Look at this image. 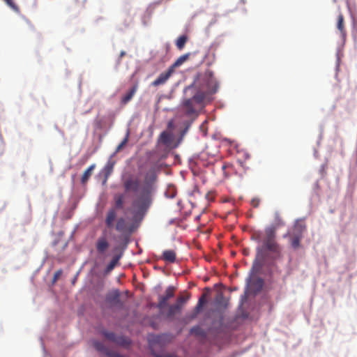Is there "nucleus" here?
Returning <instances> with one entry per match:
<instances>
[{
	"label": "nucleus",
	"mask_w": 357,
	"mask_h": 357,
	"mask_svg": "<svg viewBox=\"0 0 357 357\" xmlns=\"http://www.w3.org/2000/svg\"><path fill=\"white\" fill-rule=\"evenodd\" d=\"M275 226L266 227L264 235L261 237V233H255L253 238L262 244L256 249V257L252 263L251 272L252 274L259 273L262 267L268 263H273L282 257V248L276 240L277 227L284 225L279 212L274 214Z\"/></svg>",
	"instance_id": "obj_1"
},
{
	"label": "nucleus",
	"mask_w": 357,
	"mask_h": 357,
	"mask_svg": "<svg viewBox=\"0 0 357 357\" xmlns=\"http://www.w3.org/2000/svg\"><path fill=\"white\" fill-rule=\"evenodd\" d=\"M218 89L219 84L213 71L206 70L204 73H198L193 82L185 89L191 96V98L185 99L183 102L185 114L188 116L195 114V103L204 105L211 102V96L217 93Z\"/></svg>",
	"instance_id": "obj_2"
},
{
	"label": "nucleus",
	"mask_w": 357,
	"mask_h": 357,
	"mask_svg": "<svg viewBox=\"0 0 357 357\" xmlns=\"http://www.w3.org/2000/svg\"><path fill=\"white\" fill-rule=\"evenodd\" d=\"M156 181L157 175L154 172H149L146 174L141 188H139V181L137 178L130 176L123 179V186L126 192L139 191V193L132 203L135 218L142 219L147 213L152 204V196L155 188V183Z\"/></svg>",
	"instance_id": "obj_3"
},
{
	"label": "nucleus",
	"mask_w": 357,
	"mask_h": 357,
	"mask_svg": "<svg viewBox=\"0 0 357 357\" xmlns=\"http://www.w3.org/2000/svg\"><path fill=\"white\" fill-rule=\"evenodd\" d=\"M307 230L304 220H296L289 231L284 235V238L289 236V243L294 250H298L301 247V242Z\"/></svg>",
	"instance_id": "obj_4"
},
{
	"label": "nucleus",
	"mask_w": 357,
	"mask_h": 357,
	"mask_svg": "<svg viewBox=\"0 0 357 357\" xmlns=\"http://www.w3.org/2000/svg\"><path fill=\"white\" fill-rule=\"evenodd\" d=\"M175 287L173 286L168 287L165 290V294L163 296H160L157 307L160 310L164 309L167 306V301L169 299L174 296Z\"/></svg>",
	"instance_id": "obj_5"
},
{
	"label": "nucleus",
	"mask_w": 357,
	"mask_h": 357,
	"mask_svg": "<svg viewBox=\"0 0 357 357\" xmlns=\"http://www.w3.org/2000/svg\"><path fill=\"white\" fill-rule=\"evenodd\" d=\"M104 336L109 340L121 346H128L130 343L129 339L123 336H116L113 332L104 331Z\"/></svg>",
	"instance_id": "obj_6"
},
{
	"label": "nucleus",
	"mask_w": 357,
	"mask_h": 357,
	"mask_svg": "<svg viewBox=\"0 0 357 357\" xmlns=\"http://www.w3.org/2000/svg\"><path fill=\"white\" fill-rule=\"evenodd\" d=\"M188 298H185L183 296H179L177 298L176 303L174 305H172L169 307V310L167 312V317H171L174 316L176 312H179L182 307L183 303H185Z\"/></svg>",
	"instance_id": "obj_7"
},
{
	"label": "nucleus",
	"mask_w": 357,
	"mask_h": 357,
	"mask_svg": "<svg viewBox=\"0 0 357 357\" xmlns=\"http://www.w3.org/2000/svg\"><path fill=\"white\" fill-rule=\"evenodd\" d=\"M93 347L95 349L102 354L106 355L108 357H123L120 354L109 350L107 348L102 342L98 341L93 342Z\"/></svg>",
	"instance_id": "obj_8"
},
{
	"label": "nucleus",
	"mask_w": 357,
	"mask_h": 357,
	"mask_svg": "<svg viewBox=\"0 0 357 357\" xmlns=\"http://www.w3.org/2000/svg\"><path fill=\"white\" fill-rule=\"evenodd\" d=\"M109 247V243L105 236H100L96 243V248L99 254H105Z\"/></svg>",
	"instance_id": "obj_9"
},
{
	"label": "nucleus",
	"mask_w": 357,
	"mask_h": 357,
	"mask_svg": "<svg viewBox=\"0 0 357 357\" xmlns=\"http://www.w3.org/2000/svg\"><path fill=\"white\" fill-rule=\"evenodd\" d=\"M117 217V212L116 208H109L105 216V225L107 228L111 229L114 227V221L116 220Z\"/></svg>",
	"instance_id": "obj_10"
},
{
	"label": "nucleus",
	"mask_w": 357,
	"mask_h": 357,
	"mask_svg": "<svg viewBox=\"0 0 357 357\" xmlns=\"http://www.w3.org/2000/svg\"><path fill=\"white\" fill-rule=\"evenodd\" d=\"M337 29L340 32L342 40L344 41L347 38V30L345 28L344 18L341 13L337 15Z\"/></svg>",
	"instance_id": "obj_11"
},
{
	"label": "nucleus",
	"mask_w": 357,
	"mask_h": 357,
	"mask_svg": "<svg viewBox=\"0 0 357 357\" xmlns=\"http://www.w3.org/2000/svg\"><path fill=\"white\" fill-rule=\"evenodd\" d=\"M248 282L250 287L255 292L260 291L264 286V280L260 278H250Z\"/></svg>",
	"instance_id": "obj_12"
},
{
	"label": "nucleus",
	"mask_w": 357,
	"mask_h": 357,
	"mask_svg": "<svg viewBox=\"0 0 357 357\" xmlns=\"http://www.w3.org/2000/svg\"><path fill=\"white\" fill-rule=\"evenodd\" d=\"M172 72L173 70L170 68L167 71L161 73L158 77L152 82V85L157 86L165 84L171 76Z\"/></svg>",
	"instance_id": "obj_13"
},
{
	"label": "nucleus",
	"mask_w": 357,
	"mask_h": 357,
	"mask_svg": "<svg viewBox=\"0 0 357 357\" xmlns=\"http://www.w3.org/2000/svg\"><path fill=\"white\" fill-rule=\"evenodd\" d=\"M137 89L138 84H135L132 88L124 96H122L121 104L125 105L128 103L136 93Z\"/></svg>",
	"instance_id": "obj_14"
},
{
	"label": "nucleus",
	"mask_w": 357,
	"mask_h": 357,
	"mask_svg": "<svg viewBox=\"0 0 357 357\" xmlns=\"http://www.w3.org/2000/svg\"><path fill=\"white\" fill-rule=\"evenodd\" d=\"M114 227L117 231L121 233H125L129 231L128 224L126 219L122 217L117 219Z\"/></svg>",
	"instance_id": "obj_15"
},
{
	"label": "nucleus",
	"mask_w": 357,
	"mask_h": 357,
	"mask_svg": "<svg viewBox=\"0 0 357 357\" xmlns=\"http://www.w3.org/2000/svg\"><path fill=\"white\" fill-rule=\"evenodd\" d=\"M106 300L112 305L121 304L119 291L116 289L108 294Z\"/></svg>",
	"instance_id": "obj_16"
},
{
	"label": "nucleus",
	"mask_w": 357,
	"mask_h": 357,
	"mask_svg": "<svg viewBox=\"0 0 357 357\" xmlns=\"http://www.w3.org/2000/svg\"><path fill=\"white\" fill-rule=\"evenodd\" d=\"M162 259L167 262L174 263L176 259V252L172 250H165L162 253Z\"/></svg>",
	"instance_id": "obj_17"
},
{
	"label": "nucleus",
	"mask_w": 357,
	"mask_h": 357,
	"mask_svg": "<svg viewBox=\"0 0 357 357\" xmlns=\"http://www.w3.org/2000/svg\"><path fill=\"white\" fill-rule=\"evenodd\" d=\"M121 257V255H115L112 258V259L109 263V264L107 266V267L105 270V273L106 275L109 273L114 268V267L118 264L119 261L120 260Z\"/></svg>",
	"instance_id": "obj_18"
},
{
	"label": "nucleus",
	"mask_w": 357,
	"mask_h": 357,
	"mask_svg": "<svg viewBox=\"0 0 357 357\" xmlns=\"http://www.w3.org/2000/svg\"><path fill=\"white\" fill-rule=\"evenodd\" d=\"M125 196L123 194H116L114 195V199L115 206L112 208L122 209L123 208Z\"/></svg>",
	"instance_id": "obj_19"
},
{
	"label": "nucleus",
	"mask_w": 357,
	"mask_h": 357,
	"mask_svg": "<svg viewBox=\"0 0 357 357\" xmlns=\"http://www.w3.org/2000/svg\"><path fill=\"white\" fill-rule=\"evenodd\" d=\"M96 167V165L95 164H93L91 165H90L84 172L82 176V178H81V182L82 184H84L86 183L88 180L89 179V178L91 177V176L92 175V172L93 171V169H95Z\"/></svg>",
	"instance_id": "obj_20"
},
{
	"label": "nucleus",
	"mask_w": 357,
	"mask_h": 357,
	"mask_svg": "<svg viewBox=\"0 0 357 357\" xmlns=\"http://www.w3.org/2000/svg\"><path fill=\"white\" fill-rule=\"evenodd\" d=\"M159 141L165 145H169L172 141V136L170 133L163 131L160 135Z\"/></svg>",
	"instance_id": "obj_21"
},
{
	"label": "nucleus",
	"mask_w": 357,
	"mask_h": 357,
	"mask_svg": "<svg viewBox=\"0 0 357 357\" xmlns=\"http://www.w3.org/2000/svg\"><path fill=\"white\" fill-rule=\"evenodd\" d=\"M187 40L188 38L186 36H181L177 39L176 45L178 50H181L184 47Z\"/></svg>",
	"instance_id": "obj_22"
},
{
	"label": "nucleus",
	"mask_w": 357,
	"mask_h": 357,
	"mask_svg": "<svg viewBox=\"0 0 357 357\" xmlns=\"http://www.w3.org/2000/svg\"><path fill=\"white\" fill-rule=\"evenodd\" d=\"M188 57H189V54H183V55L181 56L174 62V63L171 67V68L173 69V68H174V67L180 66L181 64H183L188 59Z\"/></svg>",
	"instance_id": "obj_23"
},
{
	"label": "nucleus",
	"mask_w": 357,
	"mask_h": 357,
	"mask_svg": "<svg viewBox=\"0 0 357 357\" xmlns=\"http://www.w3.org/2000/svg\"><path fill=\"white\" fill-rule=\"evenodd\" d=\"M113 168L114 162H108L104 168L106 176H108L112 172Z\"/></svg>",
	"instance_id": "obj_24"
},
{
	"label": "nucleus",
	"mask_w": 357,
	"mask_h": 357,
	"mask_svg": "<svg viewBox=\"0 0 357 357\" xmlns=\"http://www.w3.org/2000/svg\"><path fill=\"white\" fill-rule=\"evenodd\" d=\"M206 295L203 294L199 299L195 310L199 312L202 307L203 305L206 303Z\"/></svg>",
	"instance_id": "obj_25"
},
{
	"label": "nucleus",
	"mask_w": 357,
	"mask_h": 357,
	"mask_svg": "<svg viewBox=\"0 0 357 357\" xmlns=\"http://www.w3.org/2000/svg\"><path fill=\"white\" fill-rule=\"evenodd\" d=\"M13 10L19 12V7L14 3L13 0H3Z\"/></svg>",
	"instance_id": "obj_26"
},
{
	"label": "nucleus",
	"mask_w": 357,
	"mask_h": 357,
	"mask_svg": "<svg viewBox=\"0 0 357 357\" xmlns=\"http://www.w3.org/2000/svg\"><path fill=\"white\" fill-rule=\"evenodd\" d=\"M128 137H129V132H128L127 134H126V137L123 139V140L117 146L116 152L120 151L123 149V147L127 144V142L128 141Z\"/></svg>",
	"instance_id": "obj_27"
},
{
	"label": "nucleus",
	"mask_w": 357,
	"mask_h": 357,
	"mask_svg": "<svg viewBox=\"0 0 357 357\" xmlns=\"http://www.w3.org/2000/svg\"><path fill=\"white\" fill-rule=\"evenodd\" d=\"M251 205L255 208L258 207L259 205V199L257 198L252 199L251 201Z\"/></svg>",
	"instance_id": "obj_28"
},
{
	"label": "nucleus",
	"mask_w": 357,
	"mask_h": 357,
	"mask_svg": "<svg viewBox=\"0 0 357 357\" xmlns=\"http://www.w3.org/2000/svg\"><path fill=\"white\" fill-rule=\"evenodd\" d=\"M61 273L62 271L61 270L59 271H57L54 273V278H53V281L54 282H56L58 278L60 277V275H61Z\"/></svg>",
	"instance_id": "obj_29"
},
{
	"label": "nucleus",
	"mask_w": 357,
	"mask_h": 357,
	"mask_svg": "<svg viewBox=\"0 0 357 357\" xmlns=\"http://www.w3.org/2000/svg\"><path fill=\"white\" fill-rule=\"evenodd\" d=\"M200 331H201V328L199 326H196V327H193L192 328H191L190 331L192 333L199 334Z\"/></svg>",
	"instance_id": "obj_30"
},
{
	"label": "nucleus",
	"mask_w": 357,
	"mask_h": 357,
	"mask_svg": "<svg viewBox=\"0 0 357 357\" xmlns=\"http://www.w3.org/2000/svg\"><path fill=\"white\" fill-rule=\"evenodd\" d=\"M153 355H154L155 357H177L176 356L171 355V354L160 355V354H154Z\"/></svg>",
	"instance_id": "obj_31"
},
{
	"label": "nucleus",
	"mask_w": 357,
	"mask_h": 357,
	"mask_svg": "<svg viewBox=\"0 0 357 357\" xmlns=\"http://www.w3.org/2000/svg\"><path fill=\"white\" fill-rule=\"evenodd\" d=\"M190 126V123H188V124L185 126V128L181 131V136H182V137H183V136H184V135L187 133V132H188V129H189Z\"/></svg>",
	"instance_id": "obj_32"
},
{
	"label": "nucleus",
	"mask_w": 357,
	"mask_h": 357,
	"mask_svg": "<svg viewBox=\"0 0 357 357\" xmlns=\"http://www.w3.org/2000/svg\"><path fill=\"white\" fill-rule=\"evenodd\" d=\"M229 167V165L228 164H224L222 167V169L224 171V174L226 175V173L225 172V170L226 169V168H227Z\"/></svg>",
	"instance_id": "obj_33"
},
{
	"label": "nucleus",
	"mask_w": 357,
	"mask_h": 357,
	"mask_svg": "<svg viewBox=\"0 0 357 357\" xmlns=\"http://www.w3.org/2000/svg\"><path fill=\"white\" fill-rule=\"evenodd\" d=\"M126 54V52L124 51H122L120 54V57H123Z\"/></svg>",
	"instance_id": "obj_34"
},
{
	"label": "nucleus",
	"mask_w": 357,
	"mask_h": 357,
	"mask_svg": "<svg viewBox=\"0 0 357 357\" xmlns=\"http://www.w3.org/2000/svg\"><path fill=\"white\" fill-rule=\"evenodd\" d=\"M160 338H161V336H158V337H156V340H157L158 342H159Z\"/></svg>",
	"instance_id": "obj_35"
}]
</instances>
